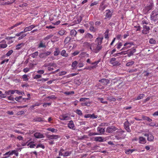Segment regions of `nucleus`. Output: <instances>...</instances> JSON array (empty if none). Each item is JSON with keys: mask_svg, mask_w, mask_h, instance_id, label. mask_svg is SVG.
Instances as JSON below:
<instances>
[{"mask_svg": "<svg viewBox=\"0 0 158 158\" xmlns=\"http://www.w3.org/2000/svg\"><path fill=\"white\" fill-rule=\"evenodd\" d=\"M83 46L87 48H89L90 49V47L91 46V44H90V43L88 42H85L83 44Z\"/></svg>", "mask_w": 158, "mask_h": 158, "instance_id": "27", "label": "nucleus"}, {"mask_svg": "<svg viewBox=\"0 0 158 158\" xmlns=\"http://www.w3.org/2000/svg\"><path fill=\"white\" fill-rule=\"evenodd\" d=\"M118 129L114 126L108 127L106 129V132L107 133H112Z\"/></svg>", "mask_w": 158, "mask_h": 158, "instance_id": "2", "label": "nucleus"}, {"mask_svg": "<svg viewBox=\"0 0 158 158\" xmlns=\"http://www.w3.org/2000/svg\"><path fill=\"white\" fill-rule=\"evenodd\" d=\"M52 40H54V41H58V37L56 36H53Z\"/></svg>", "mask_w": 158, "mask_h": 158, "instance_id": "62", "label": "nucleus"}, {"mask_svg": "<svg viewBox=\"0 0 158 158\" xmlns=\"http://www.w3.org/2000/svg\"><path fill=\"white\" fill-rule=\"evenodd\" d=\"M34 136L37 139L44 138V136L43 134L40 132H35L34 134Z\"/></svg>", "mask_w": 158, "mask_h": 158, "instance_id": "6", "label": "nucleus"}, {"mask_svg": "<svg viewBox=\"0 0 158 158\" xmlns=\"http://www.w3.org/2000/svg\"><path fill=\"white\" fill-rule=\"evenodd\" d=\"M112 64L113 66H116L119 65V62L118 61L115 60L114 62H112L111 64Z\"/></svg>", "mask_w": 158, "mask_h": 158, "instance_id": "51", "label": "nucleus"}, {"mask_svg": "<svg viewBox=\"0 0 158 158\" xmlns=\"http://www.w3.org/2000/svg\"><path fill=\"white\" fill-rule=\"evenodd\" d=\"M51 104V103H44L43 105V106L44 107H46L47 106H49Z\"/></svg>", "mask_w": 158, "mask_h": 158, "instance_id": "59", "label": "nucleus"}, {"mask_svg": "<svg viewBox=\"0 0 158 158\" xmlns=\"http://www.w3.org/2000/svg\"><path fill=\"white\" fill-rule=\"evenodd\" d=\"M7 46L5 40H3L0 42V47L1 48H5L7 47Z\"/></svg>", "mask_w": 158, "mask_h": 158, "instance_id": "13", "label": "nucleus"}, {"mask_svg": "<svg viewBox=\"0 0 158 158\" xmlns=\"http://www.w3.org/2000/svg\"><path fill=\"white\" fill-rule=\"evenodd\" d=\"M56 51L54 52V55L55 56H58L60 54V52L58 48H56Z\"/></svg>", "mask_w": 158, "mask_h": 158, "instance_id": "36", "label": "nucleus"}, {"mask_svg": "<svg viewBox=\"0 0 158 158\" xmlns=\"http://www.w3.org/2000/svg\"><path fill=\"white\" fill-rule=\"evenodd\" d=\"M103 38H98L95 41V43H91V46L90 47V50L93 52L97 53L101 50L102 47L101 44Z\"/></svg>", "mask_w": 158, "mask_h": 158, "instance_id": "1", "label": "nucleus"}, {"mask_svg": "<svg viewBox=\"0 0 158 158\" xmlns=\"http://www.w3.org/2000/svg\"><path fill=\"white\" fill-rule=\"evenodd\" d=\"M71 152H65L64 155H63V156H69L71 154Z\"/></svg>", "mask_w": 158, "mask_h": 158, "instance_id": "46", "label": "nucleus"}, {"mask_svg": "<svg viewBox=\"0 0 158 158\" xmlns=\"http://www.w3.org/2000/svg\"><path fill=\"white\" fill-rule=\"evenodd\" d=\"M130 125V123L128 122V121H127L124 122V127H129Z\"/></svg>", "mask_w": 158, "mask_h": 158, "instance_id": "45", "label": "nucleus"}, {"mask_svg": "<svg viewBox=\"0 0 158 158\" xmlns=\"http://www.w3.org/2000/svg\"><path fill=\"white\" fill-rule=\"evenodd\" d=\"M13 52L12 50H10L6 54V55L7 56H10Z\"/></svg>", "mask_w": 158, "mask_h": 158, "instance_id": "54", "label": "nucleus"}, {"mask_svg": "<svg viewBox=\"0 0 158 158\" xmlns=\"http://www.w3.org/2000/svg\"><path fill=\"white\" fill-rule=\"evenodd\" d=\"M74 93V91H69V92H65L64 93V94L67 95H69L70 94H73Z\"/></svg>", "mask_w": 158, "mask_h": 158, "instance_id": "47", "label": "nucleus"}, {"mask_svg": "<svg viewBox=\"0 0 158 158\" xmlns=\"http://www.w3.org/2000/svg\"><path fill=\"white\" fill-rule=\"evenodd\" d=\"M142 118L143 120H147L148 122H150L152 121V119L148 117L143 115Z\"/></svg>", "mask_w": 158, "mask_h": 158, "instance_id": "24", "label": "nucleus"}, {"mask_svg": "<svg viewBox=\"0 0 158 158\" xmlns=\"http://www.w3.org/2000/svg\"><path fill=\"white\" fill-rule=\"evenodd\" d=\"M98 99L101 102L104 104H106L107 103L106 101H104V99L102 98H99Z\"/></svg>", "mask_w": 158, "mask_h": 158, "instance_id": "42", "label": "nucleus"}, {"mask_svg": "<svg viewBox=\"0 0 158 158\" xmlns=\"http://www.w3.org/2000/svg\"><path fill=\"white\" fill-rule=\"evenodd\" d=\"M89 98H81L80 99V102H85V101H86V100H89Z\"/></svg>", "mask_w": 158, "mask_h": 158, "instance_id": "60", "label": "nucleus"}, {"mask_svg": "<svg viewBox=\"0 0 158 158\" xmlns=\"http://www.w3.org/2000/svg\"><path fill=\"white\" fill-rule=\"evenodd\" d=\"M67 33L66 31L64 30H62L59 31L58 32V34H59L60 35L62 36L64 35H66Z\"/></svg>", "mask_w": 158, "mask_h": 158, "instance_id": "23", "label": "nucleus"}, {"mask_svg": "<svg viewBox=\"0 0 158 158\" xmlns=\"http://www.w3.org/2000/svg\"><path fill=\"white\" fill-rule=\"evenodd\" d=\"M39 54L38 52V51H36L33 53H32L31 54V56L33 58H35L37 56H38Z\"/></svg>", "mask_w": 158, "mask_h": 158, "instance_id": "37", "label": "nucleus"}, {"mask_svg": "<svg viewBox=\"0 0 158 158\" xmlns=\"http://www.w3.org/2000/svg\"><path fill=\"white\" fill-rule=\"evenodd\" d=\"M158 15V10H155L153 11L151 14V18L152 20H155L156 18V16Z\"/></svg>", "mask_w": 158, "mask_h": 158, "instance_id": "3", "label": "nucleus"}, {"mask_svg": "<svg viewBox=\"0 0 158 158\" xmlns=\"http://www.w3.org/2000/svg\"><path fill=\"white\" fill-rule=\"evenodd\" d=\"M77 34V32L75 30H72L70 31V35L72 37H75Z\"/></svg>", "mask_w": 158, "mask_h": 158, "instance_id": "25", "label": "nucleus"}, {"mask_svg": "<svg viewBox=\"0 0 158 158\" xmlns=\"http://www.w3.org/2000/svg\"><path fill=\"white\" fill-rule=\"evenodd\" d=\"M48 80V78H45V79L43 78L41 79H39L38 81H42V82H45L46 81H47Z\"/></svg>", "mask_w": 158, "mask_h": 158, "instance_id": "58", "label": "nucleus"}, {"mask_svg": "<svg viewBox=\"0 0 158 158\" xmlns=\"http://www.w3.org/2000/svg\"><path fill=\"white\" fill-rule=\"evenodd\" d=\"M82 20V17L81 16H80L77 18V21L78 23H80Z\"/></svg>", "mask_w": 158, "mask_h": 158, "instance_id": "56", "label": "nucleus"}, {"mask_svg": "<svg viewBox=\"0 0 158 158\" xmlns=\"http://www.w3.org/2000/svg\"><path fill=\"white\" fill-rule=\"evenodd\" d=\"M68 126L70 129L75 130V125L72 120H71L69 121L68 123Z\"/></svg>", "mask_w": 158, "mask_h": 158, "instance_id": "9", "label": "nucleus"}, {"mask_svg": "<svg viewBox=\"0 0 158 158\" xmlns=\"http://www.w3.org/2000/svg\"><path fill=\"white\" fill-rule=\"evenodd\" d=\"M106 18H110L112 16V12L109 9L106 10Z\"/></svg>", "mask_w": 158, "mask_h": 158, "instance_id": "12", "label": "nucleus"}, {"mask_svg": "<svg viewBox=\"0 0 158 158\" xmlns=\"http://www.w3.org/2000/svg\"><path fill=\"white\" fill-rule=\"evenodd\" d=\"M26 34H22L21 35L19 38H18V40H20L22 39L23 38L25 37L26 35Z\"/></svg>", "mask_w": 158, "mask_h": 158, "instance_id": "57", "label": "nucleus"}, {"mask_svg": "<svg viewBox=\"0 0 158 158\" xmlns=\"http://www.w3.org/2000/svg\"><path fill=\"white\" fill-rule=\"evenodd\" d=\"M97 131L100 132V134H103L105 132V128H101L99 127H98L97 128Z\"/></svg>", "mask_w": 158, "mask_h": 158, "instance_id": "29", "label": "nucleus"}, {"mask_svg": "<svg viewBox=\"0 0 158 158\" xmlns=\"http://www.w3.org/2000/svg\"><path fill=\"white\" fill-rule=\"evenodd\" d=\"M60 55L62 56L65 57H67L68 56V54L66 53V52L64 50H63L61 51Z\"/></svg>", "mask_w": 158, "mask_h": 158, "instance_id": "28", "label": "nucleus"}, {"mask_svg": "<svg viewBox=\"0 0 158 158\" xmlns=\"http://www.w3.org/2000/svg\"><path fill=\"white\" fill-rule=\"evenodd\" d=\"M99 135V134L97 133L90 132L89 134V136H91L92 135Z\"/></svg>", "mask_w": 158, "mask_h": 158, "instance_id": "61", "label": "nucleus"}, {"mask_svg": "<svg viewBox=\"0 0 158 158\" xmlns=\"http://www.w3.org/2000/svg\"><path fill=\"white\" fill-rule=\"evenodd\" d=\"M22 23V22L19 23H17L15 24V25H14L13 26L11 27L10 28V29H13L14 27H16L17 26H19V25H20Z\"/></svg>", "mask_w": 158, "mask_h": 158, "instance_id": "41", "label": "nucleus"}, {"mask_svg": "<svg viewBox=\"0 0 158 158\" xmlns=\"http://www.w3.org/2000/svg\"><path fill=\"white\" fill-rule=\"evenodd\" d=\"M34 120L35 121L41 122L42 121H44V120L41 118H37L34 119Z\"/></svg>", "mask_w": 158, "mask_h": 158, "instance_id": "39", "label": "nucleus"}, {"mask_svg": "<svg viewBox=\"0 0 158 158\" xmlns=\"http://www.w3.org/2000/svg\"><path fill=\"white\" fill-rule=\"evenodd\" d=\"M47 130L48 131H51L52 132H56L57 131V130L56 129L50 127L48 128Z\"/></svg>", "mask_w": 158, "mask_h": 158, "instance_id": "35", "label": "nucleus"}, {"mask_svg": "<svg viewBox=\"0 0 158 158\" xmlns=\"http://www.w3.org/2000/svg\"><path fill=\"white\" fill-rule=\"evenodd\" d=\"M135 150L133 149H128L126 151L125 153L129 155L132 153Z\"/></svg>", "mask_w": 158, "mask_h": 158, "instance_id": "32", "label": "nucleus"}, {"mask_svg": "<svg viewBox=\"0 0 158 158\" xmlns=\"http://www.w3.org/2000/svg\"><path fill=\"white\" fill-rule=\"evenodd\" d=\"M116 45H117V48L118 49H119L122 46V44L121 42H118L116 44Z\"/></svg>", "mask_w": 158, "mask_h": 158, "instance_id": "48", "label": "nucleus"}, {"mask_svg": "<svg viewBox=\"0 0 158 158\" xmlns=\"http://www.w3.org/2000/svg\"><path fill=\"white\" fill-rule=\"evenodd\" d=\"M15 93L14 90H9L5 92V94H6L9 95L10 94H13Z\"/></svg>", "mask_w": 158, "mask_h": 158, "instance_id": "31", "label": "nucleus"}, {"mask_svg": "<svg viewBox=\"0 0 158 158\" xmlns=\"http://www.w3.org/2000/svg\"><path fill=\"white\" fill-rule=\"evenodd\" d=\"M60 136L58 135H47V137L49 139H56L59 138Z\"/></svg>", "mask_w": 158, "mask_h": 158, "instance_id": "4", "label": "nucleus"}, {"mask_svg": "<svg viewBox=\"0 0 158 158\" xmlns=\"http://www.w3.org/2000/svg\"><path fill=\"white\" fill-rule=\"evenodd\" d=\"M30 69V68H26L24 69H23V71L25 73H27L29 71Z\"/></svg>", "mask_w": 158, "mask_h": 158, "instance_id": "63", "label": "nucleus"}, {"mask_svg": "<svg viewBox=\"0 0 158 158\" xmlns=\"http://www.w3.org/2000/svg\"><path fill=\"white\" fill-rule=\"evenodd\" d=\"M81 104L82 106H89L90 105V102L89 101L86 102H82L81 103Z\"/></svg>", "mask_w": 158, "mask_h": 158, "instance_id": "30", "label": "nucleus"}, {"mask_svg": "<svg viewBox=\"0 0 158 158\" xmlns=\"http://www.w3.org/2000/svg\"><path fill=\"white\" fill-rule=\"evenodd\" d=\"M134 45V44L133 42H127L124 44V46L126 47V48H130L131 45Z\"/></svg>", "mask_w": 158, "mask_h": 158, "instance_id": "18", "label": "nucleus"}, {"mask_svg": "<svg viewBox=\"0 0 158 158\" xmlns=\"http://www.w3.org/2000/svg\"><path fill=\"white\" fill-rule=\"evenodd\" d=\"M143 30L142 31V33L144 34H146L148 33L149 31L150 30L149 27L146 25H144L143 26Z\"/></svg>", "mask_w": 158, "mask_h": 158, "instance_id": "5", "label": "nucleus"}, {"mask_svg": "<svg viewBox=\"0 0 158 158\" xmlns=\"http://www.w3.org/2000/svg\"><path fill=\"white\" fill-rule=\"evenodd\" d=\"M22 96H19V97H16L15 98V99L17 101H18V102H21L22 101H21V99H22Z\"/></svg>", "mask_w": 158, "mask_h": 158, "instance_id": "40", "label": "nucleus"}, {"mask_svg": "<svg viewBox=\"0 0 158 158\" xmlns=\"http://www.w3.org/2000/svg\"><path fill=\"white\" fill-rule=\"evenodd\" d=\"M100 60H99L98 61H96L92 63H91V64H96V65H94L93 66H92L91 67V68L92 69H94V68H95L96 67H97V65L100 62Z\"/></svg>", "mask_w": 158, "mask_h": 158, "instance_id": "34", "label": "nucleus"}, {"mask_svg": "<svg viewBox=\"0 0 158 158\" xmlns=\"http://www.w3.org/2000/svg\"><path fill=\"white\" fill-rule=\"evenodd\" d=\"M75 112L77 114L80 116L82 115L83 114L81 111V110L78 109L77 110L75 111Z\"/></svg>", "mask_w": 158, "mask_h": 158, "instance_id": "43", "label": "nucleus"}, {"mask_svg": "<svg viewBox=\"0 0 158 158\" xmlns=\"http://www.w3.org/2000/svg\"><path fill=\"white\" fill-rule=\"evenodd\" d=\"M46 46L45 43H43L42 41H41L38 45V48H45Z\"/></svg>", "mask_w": 158, "mask_h": 158, "instance_id": "19", "label": "nucleus"}, {"mask_svg": "<svg viewBox=\"0 0 158 158\" xmlns=\"http://www.w3.org/2000/svg\"><path fill=\"white\" fill-rule=\"evenodd\" d=\"M59 118L61 120H68L70 118L68 116L63 114L59 116Z\"/></svg>", "mask_w": 158, "mask_h": 158, "instance_id": "11", "label": "nucleus"}, {"mask_svg": "<svg viewBox=\"0 0 158 158\" xmlns=\"http://www.w3.org/2000/svg\"><path fill=\"white\" fill-rule=\"evenodd\" d=\"M156 42V41L153 39H151L149 40V42L151 44H155Z\"/></svg>", "mask_w": 158, "mask_h": 158, "instance_id": "52", "label": "nucleus"}, {"mask_svg": "<svg viewBox=\"0 0 158 158\" xmlns=\"http://www.w3.org/2000/svg\"><path fill=\"white\" fill-rule=\"evenodd\" d=\"M139 143H140L144 144L146 143L145 138L143 137H139Z\"/></svg>", "mask_w": 158, "mask_h": 158, "instance_id": "14", "label": "nucleus"}, {"mask_svg": "<svg viewBox=\"0 0 158 158\" xmlns=\"http://www.w3.org/2000/svg\"><path fill=\"white\" fill-rule=\"evenodd\" d=\"M71 40V38L70 37H67L65 38L64 41V43L65 44H67L69 43Z\"/></svg>", "mask_w": 158, "mask_h": 158, "instance_id": "33", "label": "nucleus"}, {"mask_svg": "<svg viewBox=\"0 0 158 158\" xmlns=\"http://www.w3.org/2000/svg\"><path fill=\"white\" fill-rule=\"evenodd\" d=\"M99 81L101 82L103 85H106L109 83L110 81L107 79L104 78L99 80Z\"/></svg>", "mask_w": 158, "mask_h": 158, "instance_id": "7", "label": "nucleus"}, {"mask_svg": "<svg viewBox=\"0 0 158 158\" xmlns=\"http://www.w3.org/2000/svg\"><path fill=\"white\" fill-rule=\"evenodd\" d=\"M105 1L104 0L103 2H102L101 3L100 5V6L99 9L101 11H103L107 6V5H104Z\"/></svg>", "mask_w": 158, "mask_h": 158, "instance_id": "10", "label": "nucleus"}, {"mask_svg": "<svg viewBox=\"0 0 158 158\" xmlns=\"http://www.w3.org/2000/svg\"><path fill=\"white\" fill-rule=\"evenodd\" d=\"M39 147L43 149H44L45 148V146L44 145L42 144H39L37 145L36 148H38Z\"/></svg>", "mask_w": 158, "mask_h": 158, "instance_id": "49", "label": "nucleus"}, {"mask_svg": "<svg viewBox=\"0 0 158 158\" xmlns=\"http://www.w3.org/2000/svg\"><path fill=\"white\" fill-rule=\"evenodd\" d=\"M94 140L96 141L102 142L104 141V139L102 137H96L94 138Z\"/></svg>", "mask_w": 158, "mask_h": 158, "instance_id": "22", "label": "nucleus"}, {"mask_svg": "<svg viewBox=\"0 0 158 158\" xmlns=\"http://www.w3.org/2000/svg\"><path fill=\"white\" fill-rule=\"evenodd\" d=\"M31 30V29L30 27L29 26L26 27L24 29V31L27 32V31H30Z\"/></svg>", "mask_w": 158, "mask_h": 158, "instance_id": "64", "label": "nucleus"}, {"mask_svg": "<svg viewBox=\"0 0 158 158\" xmlns=\"http://www.w3.org/2000/svg\"><path fill=\"white\" fill-rule=\"evenodd\" d=\"M89 30L91 31H93L94 32L95 31V29L94 28V27L93 26L91 25L89 27Z\"/></svg>", "mask_w": 158, "mask_h": 158, "instance_id": "55", "label": "nucleus"}, {"mask_svg": "<svg viewBox=\"0 0 158 158\" xmlns=\"http://www.w3.org/2000/svg\"><path fill=\"white\" fill-rule=\"evenodd\" d=\"M153 7V3L152 2H151L146 7V9L147 11H149L150 10L152 9Z\"/></svg>", "mask_w": 158, "mask_h": 158, "instance_id": "16", "label": "nucleus"}, {"mask_svg": "<svg viewBox=\"0 0 158 158\" xmlns=\"http://www.w3.org/2000/svg\"><path fill=\"white\" fill-rule=\"evenodd\" d=\"M147 139L148 141H152L154 139V137L151 134H148Z\"/></svg>", "mask_w": 158, "mask_h": 158, "instance_id": "21", "label": "nucleus"}, {"mask_svg": "<svg viewBox=\"0 0 158 158\" xmlns=\"http://www.w3.org/2000/svg\"><path fill=\"white\" fill-rule=\"evenodd\" d=\"M53 36V34H51L49 35H48L46 37L44 38V40H48L51 38Z\"/></svg>", "mask_w": 158, "mask_h": 158, "instance_id": "38", "label": "nucleus"}, {"mask_svg": "<svg viewBox=\"0 0 158 158\" xmlns=\"http://www.w3.org/2000/svg\"><path fill=\"white\" fill-rule=\"evenodd\" d=\"M136 50L135 48H133L132 50L130 51L129 52H128L127 54V56L128 57H129L133 55L134 53L136 52Z\"/></svg>", "mask_w": 158, "mask_h": 158, "instance_id": "17", "label": "nucleus"}, {"mask_svg": "<svg viewBox=\"0 0 158 158\" xmlns=\"http://www.w3.org/2000/svg\"><path fill=\"white\" fill-rule=\"evenodd\" d=\"M145 96V94H139L137 98H134V100H137L142 99Z\"/></svg>", "mask_w": 158, "mask_h": 158, "instance_id": "20", "label": "nucleus"}, {"mask_svg": "<svg viewBox=\"0 0 158 158\" xmlns=\"http://www.w3.org/2000/svg\"><path fill=\"white\" fill-rule=\"evenodd\" d=\"M85 37L91 41H92V39L93 38V36L89 33H87L85 35Z\"/></svg>", "mask_w": 158, "mask_h": 158, "instance_id": "15", "label": "nucleus"}, {"mask_svg": "<svg viewBox=\"0 0 158 158\" xmlns=\"http://www.w3.org/2000/svg\"><path fill=\"white\" fill-rule=\"evenodd\" d=\"M77 63H78L77 62V61H74L72 63V67H75V66H76L77 65Z\"/></svg>", "mask_w": 158, "mask_h": 158, "instance_id": "53", "label": "nucleus"}, {"mask_svg": "<svg viewBox=\"0 0 158 158\" xmlns=\"http://www.w3.org/2000/svg\"><path fill=\"white\" fill-rule=\"evenodd\" d=\"M134 63V62L133 61H131L127 63L126 65L127 66H130L133 65Z\"/></svg>", "mask_w": 158, "mask_h": 158, "instance_id": "50", "label": "nucleus"}, {"mask_svg": "<svg viewBox=\"0 0 158 158\" xmlns=\"http://www.w3.org/2000/svg\"><path fill=\"white\" fill-rule=\"evenodd\" d=\"M39 56V57L40 58H45L46 57L45 56V54L44 52H42L40 53Z\"/></svg>", "mask_w": 158, "mask_h": 158, "instance_id": "44", "label": "nucleus"}, {"mask_svg": "<svg viewBox=\"0 0 158 158\" xmlns=\"http://www.w3.org/2000/svg\"><path fill=\"white\" fill-rule=\"evenodd\" d=\"M24 44L23 43L18 44L16 46V49L18 50L20 49L22 47L24 46Z\"/></svg>", "mask_w": 158, "mask_h": 158, "instance_id": "26", "label": "nucleus"}, {"mask_svg": "<svg viewBox=\"0 0 158 158\" xmlns=\"http://www.w3.org/2000/svg\"><path fill=\"white\" fill-rule=\"evenodd\" d=\"M98 116L97 115H95L94 114H85L84 116V117L85 118H96L98 117Z\"/></svg>", "mask_w": 158, "mask_h": 158, "instance_id": "8", "label": "nucleus"}]
</instances>
